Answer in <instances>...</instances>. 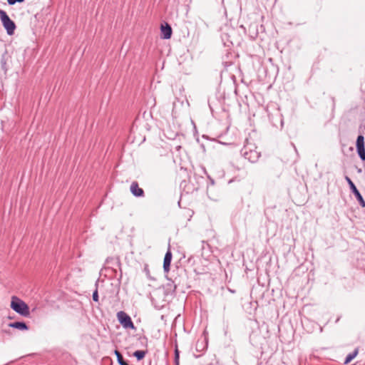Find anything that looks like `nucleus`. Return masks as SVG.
Listing matches in <instances>:
<instances>
[{"instance_id":"17","label":"nucleus","mask_w":365,"mask_h":365,"mask_svg":"<svg viewBox=\"0 0 365 365\" xmlns=\"http://www.w3.org/2000/svg\"><path fill=\"white\" fill-rule=\"evenodd\" d=\"M25 0H7V2L9 5H14L16 3H22Z\"/></svg>"},{"instance_id":"7","label":"nucleus","mask_w":365,"mask_h":365,"mask_svg":"<svg viewBox=\"0 0 365 365\" xmlns=\"http://www.w3.org/2000/svg\"><path fill=\"white\" fill-rule=\"evenodd\" d=\"M172 257H173V254H172V252L169 247L168 251L166 252V253L165 255L164 260H163V270H164L165 273H168L170 271Z\"/></svg>"},{"instance_id":"1","label":"nucleus","mask_w":365,"mask_h":365,"mask_svg":"<svg viewBox=\"0 0 365 365\" xmlns=\"http://www.w3.org/2000/svg\"><path fill=\"white\" fill-rule=\"evenodd\" d=\"M241 155L252 163L258 161L260 157V152L256 150V147L252 144H247L242 148Z\"/></svg>"},{"instance_id":"5","label":"nucleus","mask_w":365,"mask_h":365,"mask_svg":"<svg viewBox=\"0 0 365 365\" xmlns=\"http://www.w3.org/2000/svg\"><path fill=\"white\" fill-rule=\"evenodd\" d=\"M345 180L347 182L348 185H349V188H350L351 192L356 197V198L357 201L359 202V205L362 207H365V200H364L362 195H361V193L359 192V191L356 188V187L354 185V183L352 182V180L348 176L345 177Z\"/></svg>"},{"instance_id":"6","label":"nucleus","mask_w":365,"mask_h":365,"mask_svg":"<svg viewBox=\"0 0 365 365\" xmlns=\"http://www.w3.org/2000/svg\"><path fill=\"white\" fill-rule=\"evenodd\" d=\"M356 147L359 157L362 161H365V145L364 135H358L356 142Z\"/></svg>"},{"instance_id":"11","label":"nucleus","mask_w":365,"mask_h":365,"mask_svg":"<svg viewBox=\"0 0 365 365\" xmlns=\"http://www.w3.org/2000/svg\"><path fill=\"white\" fill-rule=\"evenodd\" d=\"M359 354V348L354 349V350L348 354L344 359V364H349Z\"/></svg>"},{"instance_id":"13","label":"nucleus","mask_w":365,"mask_h":365,"mask_svg":"<svg viewBox=\"0 0 365 365\" xmlns=\"http://www.w3.org/2000/svg\"><path fill=\"white\" fill-rule=\"evenodd\" d=\"M146 353L147 351L138 350L133 353V356L137 359V360L140 361L145 357Z\"/></svg>"},{"instance_id":"4","label":"nucleus","mask_w":365,"mask_h":365,"mask_svg":"<svg viewBox=\"0 0 365 365\" xmlns=\"http://www.w3.org/2000/svg\"><path fill=\"white\" fill-rule=\"evenodd\" d=\"M116 316L118 322L124 329H129L132 330H135L136 329L130 317L125 312L119 311L117 312Z\"/></svg>"},{"instance_id":"15","label":"nucleus","mask_w":365,"mask_h":365,"mask_svg":"<svg viewBox=\"0 0 365 365\" xmlns=\"http://www.w3.org/2000/svg\"><path fill=\"white\" fill-rule=\"evenodd\" d=\"M143 272L145 273V274L148 279H150V280H153V281L155 280V278L150 275V272L148 264L144 265Z\"/></svg>"},{"instance_id":"10","label":"nucleus","mask_w":365,"mask_h":365,"mask_svg":"<svg viewBox=\"0 0 365 365\" xmlns=\"http://www.w3.org/2000/svg\"><path fill=\"white\" fill-rule=\"evenodd\" d=\"M9 327L17 329L21 331H26L29 329L28 325L24 322H14L9 324Z\"/></svg>"},{"instance_id":"18","label":"nucleus","mask_w":365,"mask_h":365,"mask_svg":"<svg viewBox=\"0 0 365 365\" xmlns=\"http://www.w3.org/2000/svg\"><path fill=\"white\" fill-rule=\"evenodd\" d=\"M1 63H2L3 66L6 64V62H5V61H1Z\"/></svg>"},{"instance_id":"12","label":"nucleus","mask_w":365,"mask_h":365,"mask_svg":"<svg viewBox=\"0 0 365 365\" xmlns=\"http://www.w3.org/2000/svg\"><path fill=\"white\" fill-rule=\"evenodd\" d=\"M106 264L108 266V268L111 267L110 266V264L111 266L113 265H118L119 264V260L117 258H114V257H108L106 260Z\"/></svg>"},{"instance_id":"8","label":"nucleus","mask_w":365,"mask_h":365,"mask_svg":"<svg viewBox=\"0 0 365 365\" xmlns=\"http://www.w3.org/2000/svg\"><path fill=\"white\" fill-rule=\"evenodd\" d=\"M131 193L136 197H142L144 196V190L140 188L136 181H133L130 187Z\"/></svg>"},{"instance_id":"16","label":"nucleus","mask_w":365,"mask_h":365,"mask_svg":"<svg viewBox=\"0 0 365 365\" xmlns=\"http://www.w3.org/2000/svg\"><path fill=\"white\" fill-rule=\"evenodd\" d=\"M96 289L94 290V292H93V295H92V297H93V300L96 302H98V283L96 282Z\"/></svg>"},{"instance_id":"14","label":"nucleus","mask_w":365,"mask_h":365,"mask_svg":"<svg viewBox=\"0 0 365 365\" xmlns=\"http://www.w3.org/2000/svg\"><path fill=\"white\" fill-rule=\"evenodd\" d=\"M179 361H180V352L178 348L177 344H175V358H174V362L175 365H179Z\"/></svg>"},{"instance_id":"2","label":"nucleus","mask_w":365,"mask_h":365,"mask_svg":"<svg viewBox=\"0 0 365 365\" xmlns=\"http://www.w3.org/2000/svg\"><path fill=\"white\" fill-rule=\"evenodd\" d=\"M11 308L23 317L29 315V307L23 300L16 296H13L11 301Z\"/></svg>"},{"instance_id":"9","label":"nucleus","mask_w":365,"mask_h":365,"mask_svg":"<svg viewBox=\"0 0 365 365\" xmlns=\"http://www.w3.org/2000/svg\"><path fill=\"white\" fill-rule=\"evenodd\" d=\"M160 31H161V38H162L169 39L171 38L173 31H172L171 26L168 23L161 24Z\"/></svg>"},{"instance_id":"3","label":"nucleus","mask_w":365,"mask_h":365,"mask_svg":"<svg viewBox=\"0 0 365 365\" xmlns=\"http://www.w3.org/2000/svg\"><path fill=\"white\" fill-rule=\"evenodd\" d=\"M0 19L3 26L6 29L7 34L12 35L16 29V24L8 16L6 12L0 9Z\"/></svg>"}]
</instances>
